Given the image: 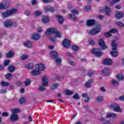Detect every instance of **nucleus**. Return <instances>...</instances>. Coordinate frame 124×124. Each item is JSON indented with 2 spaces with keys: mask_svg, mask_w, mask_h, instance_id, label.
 Returning <instances> with one entry per match:
<instances>
[{
  "mask_svg": "<svg viewBox=\"0 0 124 124\" xmlns=\"http://www.w3.org/2000/svg\"><path fill=\"white\" fill-rule=\"evenodd\" d=\"M17 12L18 9L13 8L5 12H2L1 13V17L3 19H6V18L10 17V16L12 15H14V14L17 13Z\"/></svg>",
  "mask_w": 124,
  "mask_h": 124,
  "instance_id": "obj_1",
  "label": "nucleus"
},
{
  "mask_svg": "<svg viewBox=\"0 0 124 124\" xmlns=\"http://www.w3.org/2000/svg\"><path fill=\"white\" fill-rule=\"evenodd\" d=\"M101 29V25H98L96 26V28L90 30L89 32V34L91 35H95V34H97V33H99L100 32V30Z\"/></svg>",
  "mask_w": 124,
  "mask_h": 124,
  "instance_id": "obj_2",
  "label": "nucleus"
},
{
  "mask_svg": "<svg viewBox=\"0 0 124 124\" xmlns=\"http://www.w3.org/2000/svg\"><path fill=\"white\" fill-rule=\"evenodd\" d=\"M91 53L94 54L96 57H101L103 55V52L100 48H94L91 50Z\"/></svg>",
  "mask_w": 124,
  "mask_h": 124,
  "instance_id": "obj_3",
  "label": "nucleus"
},
{
  "mask_svg": "<svg viewBox=\"0 0 124 124\" xmlns=\"http://www.w3.org/2000/svg\"><path fill=\"white\" fill-rule=\"evenodd\" d=\"M110 109H113L115 111V112H119L120 113H122L123 111L122 110V108H120V106L116 104H113L110 106Z\"/></svg>",
  "mask_w": 124,
  "mask_h": 124,
  "instance_id": "obj_4",
  "label": "nucleus"
},
{
  "mask_svg": "<svg viewBox=\"0 0 124 124\" xmlns=\"http://www.w3.org/2000/svg\"><path fill=\"white\" fill-rule=\"evenodd\" d=\"M71 44V42H70V40L65 39L63 40L62 42V45L64 47V48H69V46H70V44Z\"/></svg>",
  "mask_w": 124,
  "mask_h": 124,
  "instance_id": "obj_5",
  "label": "nucleus"
},
{
  "mask_svg": "<svg viewBox=\"0 0 124 124\" xmlns=\"http://www.w3.org/2000/svg\"><path fill=\"white\" fill-rule=\"evenodd\" d=\"M58 31L56 28H48L47 31L45 32V34L46 35H48L49 33H51L52 34H55L57 31Z\"/></svg>",
  "mask_w": 124,
  "mask_h": 124,
  "instance_id": "obj_6",
  "label": "nucleus"
},
{
  "mask_svg": "<svg viewBox=\"0 0 124 124\" xmlns=\"http://www.w3.org/2000/svg\"><path fill=\"white\" fill-rule=\"evenodd\" d=\"M12 25H13V20L10 19H7L4 22V27L5 28H10V27H12Z\"/></svg>",
  "mask_w": 124,
  "mask_h": 124,
  "instance_id": "obj_7",
  "label": "nucleus"
},
{
  "mask_svg": "<svg viewBox=\"0 0 124 124\" xmlns=\"http://www.w3.org/2000/svg\"><path fill=\"white\" fill-rule=\"evenodd\" d=\"M31 38L32 40L37 41V40H39V39H40V35L36 32L33 33L31 34Z\"/></svg>",
  "mask_w": 124,
  "mask_h": 124,
  "instance_id": "obj_8",
  "label": "nucleus"
},
{
  "mask_svg": "<svg viewBox=\"0 0 124 124\" xmlns=\"http://www.w3.org/2000/svg\"><path fill=\"white\" fill-rule=\"evenodd\" d=\"M98 43H99V46H100V47H102V50H105L107 49L108 46L105 44V42H104V40H103V39H100L99 40Z\"/></svg>",
  "mask_w": 124,
  "mask_h": 124,
  "instance_id": "obj_9",
  "label": "nucleus"
},
{
  "mask_svg": "<svg viewBox=\"0 0 124 124\" xmlns=\"http://www.w3.org/2000/svg\"><path fill=\"white\" fill-rule=\"evenodd\" d=\"M10 120L13 123L14 122H17L19 120V117L18 115L16 114H12L10 117Z\"/></svg>",
  "mask_w": 124,
  "mask_h": 124,
  "instance_id": "obj_10",
  "label": "nucleus"
},
{
  "mask_svg": "<svg viewBox=\"0 0 124 124\" xmlns=\"http://www.w3.org/2000/svg\"><path fill=\"white\" fill-rule=\"evenodd\" d=\"M103 63L105 65H112L113 64V61L110 59H106L103 61Z\"/></svg>",
  "mask_w": 124,
  "mask_h": 124,
  "instance_id": "obj_11",
  "label": "nucleus"
},
{
  "mask_svg": "<svg viewBox=\"0 0 124 124\" xmlns=\"http://www.w3.org/2000/svg\"><path fill=\"white\" fill-rule=\"evenodd\" d=\"M95 24V20L94 19H88L86 21V25L88 27H92Z\"/></svg>",
  "mask_w": 124,
  "mask_h": 124,
  "instance_id": "obj_12",
  "label": "nucleus"
},
{
  "mask_svg": "<svg viewBox=\"0 0 124 124\" xmlns=\"http://www.w3.org/2000/svg\"><path fill=\"white\" fill-rule=\"evenodd\" d=\"M56 18H58V22L60 25H62L63 21H64V18L62 16L59 15H56L55 16Z\"/></svg>",
  "mask_w": 124,
  "mask_h": 124,
  "instance_id": "obj_13",
  "label": "nucleus"
},
{
  "mask_svg": "<svg viewBox=\"0 0 124 124\" xmlns=\"http://www.w3.org/2000/svg\"><path fill=\"white\" fill-rule=\"evenodd\" d=\"M36 69L43 71L45 70V65L43 64H37L35 65Z\"/></svg>",
  "mask_w": 124,
  "mask_h": 124,
  "instance_id": "obj_14",
  "label": "nucleus"
},
{
  "mask_svg": "<svg viewBox=\"0 0 124 124\" xmlns=\"http://www.w3.org/2000/svg\"><path fill=\"white\" fill-rule=\"evenodd\" d=\"M124 16V13L122 12H117L115 13V17L118 20L119 19H122Z\"/></svg>",
  "mask_w": 124,
  "mask_h": 124,
  "instance_id": "obj_15",
  "label": "nucleus"
},
{
  "mask_svg": "<svg viewBox=\"0 0 124 124\" xmlns=\"http://www.w3.org/2000/svg\"><path fill=\"white\" fill-rule=\"evenodd\" d=\"M106 118H107V119H110V118H112V119H115L117 118V114L116 113H108L106 115Z\"/></svg>",
  "mask_w": 124,
  "mask_h": 124,
  "instance_id": "obj_16",
  "label": "nucleus"
},
{
  "mask_svg": "<svg viewBox=\"0 0 124 124\" xmlns=\"http://www.w3.org/2000/svg\"><path fill=\"white\" fill-rule=\"evenodd\" d=\"M14 55H15L14 51H10L6 54V57L7 59H10L11 58H13L14 57Z\"/></svg>",
  "mask_w": 124,
  "mask_h": 124,
  "instance_id": "obj_17",
  "label": "nucleus"
},
{
  "mask_svg": "<svg viewBox=\"0 0 124 124\" xmlns=\"http://www.w3.org/2000/svg\"><path fill=\"white\" fill-rule=\"evenodd\" d=\"M42 85L44 87L48 86V78L46 77H44L42 78Z\"/></svg>",
  "mask_w": 124,
  "mask_h": 124,
  "instance_id": "obj_18",
  "label": "nucleus"
},
{
  "mask_svg": "<svg viewBox=\"0 0 124 124\" xmlns=\"http://www.w3.org/2000/svg\"><path fill=\"white\" fill-rule=\"evenodd\" d=\"M23 45L27 48H31L32 47V43L28 41L23 43Z\"/></svg>",
  "mask_w": 124,
  "mask_h": 124,
  "instance_id": "obj_19",
  "label": "nucleus"
},
{
  "mask_svg": "<svg viewBox=\"0 0 124 124\" xmlns=\"http://www.w3.org/2000/svg\"><path fill=\"white\" fill-rule=\"evenodd\" d=\"M45 12H55V8L53 7H50L49 8H48L47 7H46L45 8Z\"/></svg>",
  "mask_w": 124,
  "mask_h": 124,
  "instance_id": "obj_20",
  "label": "nucleus"
},
{
  "mask_svg": "<svg viewBox=\"0 0 124 124\" xmlns=\"http://www.w3.org/2000/svg\"><path fill=\"white\" fill-rule=\"evenodd\" d=\"M105 11V13L107 16H110V14H111V10H110V8L108 6H106L104 9Z\"/></svg>",
  "mask_w": 124,
  "mask_h": 124,
  "instance_id": "obj_21",
  "label": "nucleus"
},
{
  "mask_svg": "<svg viewBox=\"0 0 124 124\" xmlns=\"http://www.w3.org/2000/svg\"><path fill=\"white\" fill-rule=\"evenodd\" d=\"M111 47L113 51L117 50V47H118V45H117V43H116V42H115V40L112 41L111 42Z\"/></svg>",
  "mask_w": 124,
  "mask_h": 124,
  "instance_id": "obj_22",
  "label": "nucleus"
},
{
  "mask_svg": "<svg viewBox=\"0 0 124 124\" xmlns=\"http://www.w3.org/2000/svg\"><path fill=\"white\" fill-rule=\"evenodd\" d=\"M49 17L47 16H44L42 18V21L43 23H48L49 22Z\"/></svg>",
  "mask_w": 124,
  "mask_h": 124,
  "instance_id": "obj_23",
  "label": "nucleus"
},
{
  "mask_svg": "<svg viewBox=\"0 0 124 124\" xmlns=\"http://www.w3.org/2000/svg\"><path fill=\"white\" fill-rule=\"evenodd\" d=\"M92 83H93V80L90 79L85 83L84 86H85L86 88H90V87L92 86Z\"/></svg>",
  "mask_w": 124,
  "mask_h": 124,
  "instance_id": "obj_24",
  "label": "nucleus"
},
{
  "mask_svg": "<svg viewBox=\"0 0 124 124\" xmlns=\"http://www.w3.org/2000/svg\"><path fill=\"white\" fill-rule=\"evenodd\" d=\"M111 83L112 85H113V86H115V87H117V86H119V85L120 84V82H119L118 80H116L115 79H112L111 80Z\"/></svg>",
  "mask_w": 124,
  "mask_h": 124,
  "instance_id": "obj_25",
  "label": "nucleus"
},
{
  "mask_svg": "<svg viewBox=\"0 0 124 124\" xmlns=\"http://www.w3.org/2000/svg\"><path fill=\"white\" fill-rule=\"evenodd\" d=\"M58 53L56 51H51L50 52V56L52 57L54 59H56L58 57Z\"/></svg>",
  "mask_w": 124,
  "mask_h": 124,
  "instance_id": "obj_26",
  "label": "nucleus"
},
{
  "mask_svg": "<svg viewBox=\"0 0 124 124\" xmlns=\"http://www.w3.org/2000/svg\"><path fill=\"white\" fill-rule=\"evenodd\" d=\"M31 75L33 76H36L37 75H39L40 74V72L38 70H33L31 73Z\"/></svg>",
  "mask_w": 124,
  "mask_h": 124,
  "instance_id": "obj_27",
  "label": "nucleus"
},
{
  "mask_svg": "<svg viewBox=\"0 0 124 124\" xmlns=\"http://www.w3.org/2000/svg\"><path fill=\"white\" fill-rule=\"evenodd\" d=\"M124 77V76L123 74H118L116 76V78L119 81H123Z\"/></svg>",
  "mask_w": 124,
  "mask_h": 124,
  "instance_id": "obj_28",
  "label": "nucleus"
},
{
  "mask_svg": "<svg viewBox=\"0 0 124 124\" xmlns=\"http://www.w3.org/2000/svg\"><path fill=\"white\" fill-rule=\"evenodd\" d=\"M115 24L116 26L118 27H119L120 28H124V24L123 23V22L121 21H116L115 22Z\"/></svg>",
  "mask_w": 124,
  "mask_h": 124,
  "instance_id": "obj_29",
  "label": "nucleus"
},
{
  "mask_svg": "<svg viewBox=\"0 0 124 124\" xmlns=\"http://www.w3.org/2000/svg\"><path fill=\"white\" fill-rule=\"evenodd\" d=\"M21 111L19 108H13L12 109V114H18V113H20Z\"/></svg>",
  "mask_w": 124,
  "mask_h": 124,
  "instance_id": "obj_30",
  "label": "nucleus"
},
{
  "mask_svg": "<svg viewBox=\"0 0 124 124\" xmlns=\"http://www.w3.org/2000/svg\"><path fill=\"white\" fill-rule=\"evenodd\" d=\"M96 100L97 102H101L102 101H103V96L102 95L98 96L96 99Z\"/></svg>",
  "mask_w": 124,
  "mask_h": 124,
  "instance_id": "obj_31",
  "label": "nucleus"
},
{
  "mask_svg": "<svg viewBox=\"0 0 124 124\" xmlns=\"http://www.w3.org/2000/svg\"><path fill=\"white\" fill-rule=\"evenodd\" d=\"M54 34L56 38H61V37H62V33H61L60 31H58V30Z\"/></svg>",
  "mask_w": 124,
  "mask_h": 124,
  "instance_id": "obj_32",
  "label": "nucleus"
},
{
  "mask_svg": "<svg viewBox=\"0 0 124 124\" xmlns=\"http://www.w3.org/2000/svg\"><path fill=\"white\" fill-rule=\"evenodd\" d=\"M102 73L104 74H105L106 75H107V74H109V73H110V70L109 69L105 68L102 71Z\"/></svg>",
  "mask_w": 124,
  "mask_h": 124,
  "instance_id": "obj_33",
  "label": "nucleus"
},
{
  "mask_svg": "<svg viewBox=\"0 0 124 124\" xmlns=\"http://www.w3.org/2000/svg\"><path fill=\"white\" fill-rule=\"evenodd\" d=\"M29 58V56L27 54H23L21 56V59L22 61H25V60H28Z\"/></svg>",
  "mask_w": 124,
  "mask_h": 124,
  "instance_id": "obj_34",
  "label": "nucleus"
},
{
  "mask_svg": "<svg viewBox=\"0 0 124 124\" xmlns=\"http://www.w3.org/2000/svg\"><path fill=\"white\" fill-rule=\"evenodd\" d=\"M56 64L57 65H60L62 63V59L61 58H57L55 61Z\"/></svg>",
  "mask_w": 124,
  "mask_h": 124,
  "instance_id": "obj_35",
  "label": "nucleus"
},
{
  "mask_svg": "<svg viewBox=\"0 0 124 124\" xmlns=\"http://www.w3.org/2000/svg\"><path fill=\"white\" fill-rule=\"evenodd\" d=\"M120 1H121V0H112V1L110 2V5L112 6L115 3H118V2H120Z\"/></svg>",
  "mask_w": 124,
  "mask_h": 124,
  "instance_id": "obj_36",
  "label": "nucleus"
},
{
  "mask_svg": "<svg viewBox=\"0 0 124 124\" xmlns=\"http://www.w3.org/2000/svg\"><path fill=\"white\" fill-rule=\"evenodd\" d=\"M59 84L58 83H55L53 84L51 86V90H56V89H58V87H59Z\"/></svg>",
  "mask_w": 124,
  "mask_h": 124,
  "instance_id": "obj_37",
  "label": "nucleus"
},
{
  "mask_svg": "<svg viewBox=\"0 0 124 124\" xmlns=\"http://www.w3.org/2000/svg\"><path fill=\"white\" fill-rule=\"evenodd\" d=\"M110 54L112 57H118V51H111Z\"/></svg>",
  "mask_w": 124,
  "mask_h": 124,
  "instance_id": "obj_38",
  "label": "nucleus"
},
{
  "mask_svg": "<svg viewBox=\"0 0 124 124\" xmlns=\"http://www.w3.org/2000/svg\"><path fill=\"white\" fill-rule=\"evenodd\" d=\"M5 77H6V78L9 80L10 79H12V77H13V75H12V74L8 73L6 75Z\"/></svg>",
  "mask_w": 124,
  "mask_h": 124,
  "instance_id": "obj_39",
  "label": "nucleus"
},
{
  "mask_svg": "<svg viewBox=\"0 0 124 124\" xmlns=\"http://www.w3.org/2000/svg\"><path fill=\"white\" fill-rule=\"evenodd\" d=\"M25 85L26 87H29L31 85V79H27L25 81Z\"/></svg>",
  "mask_w": 124,
  "mask_h": 124,
  "instance_id": "obj_40",
  "label": "nucleus"
},
{
  "mask_svg": "<svg viewBox=\"0 0 124 124\" xmlns=\"http://www.w3.org/2000/svg\"><path fill=\"white\" fill-rule=\"evenodd\" d=\"M8 69L10 72H13L14 70H15V67L13 65H10V66H9Z\"/></svg>",
  "mask_w": 124,
  "mask_h": 124,
  "instance_id": "obj_41",
  "label": "nucleus"
},
{
  "mask_svg": "<svg viewBox=\"0 0 124 124\" xmlns=\"http://www.w3.org/2000/svg\"><path fill=\"white\" fill-rule=\"evenodd\" d=\"M1 84L2 87H8V86H9V83L8 82L3 81Z\"/></svg>",
  "mask_w": 124,
  "mask_h": 124,
  "instance_id": "obj_42",
  "label": "nucleus"
},
{
  "mask_svg": "<svg viewBox=\"0 0 124 124\" xmlns=\"http://www.w3.org/2000/svg\"><path fill=\"white\" fill-rule=\"evenodd\" d=\"M67 62L69 64H70V65H73L74 66L76 65V63L74 62L71 61L70 60H67Z\"/></svg>",
  "mask_w": 124,
  "mask_h": 124,
  "instance_id": "obj_43",
  "label": "nucleus"
},
{
  "mask_svg": "<svg viewBox=\"0 0 124 124\" xmlns=\"http://www.w3.org/2000/svg\"><path fill=\"white\" fill-rule=\"evenodd\" d=\"M68 16L71 19H74V20H76V19H77V17H76V16L75 15L69 14Z\"/></svg>",
  "mask_w": 124,
  "mask_h": 124,
  "instance_id": "obj_44",
  "label": "nucleus"
},
{
  "mask_svg": "<svg viewBox=\"0 0 124 124\" xmlns=\"http://www.w3.org/2000/svg\"><path fill=\"white\" fill-rule=\"evenodd\" d=\"M65 93L67 95H71V94H72V93H73V92L72 91H71L69 90H65Z\"/></svg>",
  "mask_w": 124,
  "mask_h": 124,
  "instance_id": "obj_45",
  "label": "nucleus"
},
{
  "mask_svg": "<svg viewBox=\"0 0 124 124\" xmlns=\"http://www.w3.org/2000/svg\"><path fill=\"white\" fill-rule=\"evenodd\" d=\"M82 97H85V98L89 99V100H90V99H91V97H90V96H88V93H82Z\"/></svg>",
  "mask_w": 124,
  "mask_h": 124,
  "instance_id": "obj_46",
  "label": "nucleus"
},
{
  "mask_svg": "<svg viewBox=\"0 0 124 124\" xmlns=\"http://www.w3.org/2000/svg\"><path fill=\"white\" fill-rule=\"evenodd\" d=\"M27 67L28 69H32L33 68V64L31 63H29L27 65Z\"/></svg>",
  "mask_w": 124,
  "mask_h": 124,
  "instance_id": "obj_47",
  "label": "nucleus"
},
{
  "mask_svg": "<svg viewBox=\"0 0 124 124\" xmlns=\"http://www.w3.org/2000/svg\"><path fill=\"white\" fill-rule=\"evenodd\" d=\"M72 49L74 51H78V50H79V46L76 45H74L72 46Z\"/></svg>",
  "mask_w": 124,
  "mask_h": 124,
  "instance_id": "obj_48",
  "label": "nucleus"
},
{
  "mask_svg": "<svg viewBox=\"0 0 124 124\" xmlns=\"http://www.w3.org/2000/svg\"><path fill=\"white\" fill-rule=\"evenodd\" d=\"M42 13V12L41 11H36L34 14L36 16H39V15H41Z\"/></svg>",
  "mask_w": 124,
  "mask_h": 124,
  "instance_id": "obj_49",
  "label": "nucleus"
},
{
  "mask_svg": "<svg viewBox=\"0 0 124 124\" xmlns=\"http://www.w3.org/2000/svg\"><path fill=\"white\" fill-rule=\"evenodd\" d=\"M38 91H40V92H43V91H45V87L42 86H40L38 89Z\"/></svg>",
  "mask_w": 124,
  "mask_h": 124,
  "instance_id": "obj_50",
  "label": "nucleus"
},
{
  "mask_svg": "<svg viewBox=\"0 0 124 124\" xmlns=\"http://www.w3.org/2000/svg\"><path fill=\"white\" fill-rule=\"evenodd\" d=\"M49 39L52 42H56L57 41V38L56 37H50Z\"/></svg>",
  "mask_w": 124,
  "mask_h": 124,
  "instance_id": "obj_51",
  "label": "nucleus"
},
{
  "mask_svg": "<svg viewBox=\"0 0 124 124\" xmlns=\"http://www.w3.org/2000/svg\"><path fill=\"white\" fill-rule=\"evenodd\" d=\"M105 36H106V37H111V36H112V34H111V32H108L105 33Z\"/></svg>",
  "mask_w": 124,
  "mask_h": 124,
  "instance_id": "obj_52",
  "label": "nucleus"
},
{
  "mask_svg": "<svg viewBox=\"0 0 124 124\" xmlns=\"http://www.w3.org/2000/svg\"><path fill=\"white\" fill-rule=\"evenodd\" d=\"M5 5L3 3H0V9H5Z\"/></svg>",
  "mask_w": 124,
  "mask_h": 124,
  "instance_id": "obj_53",
  "label": "nucleus"
},
{
  "mask_svg": "<svg viewBox=\"0 0 124 124\" xmlns=\"http://www.w3.org/2000/svg\"><path fill=\"white\" fill-rule=\"evenodd\" d=\"M109 32H110V33H116L118 32V30L114 29H112L109 31Z\"/></svg>",
  "mask_w": 124,
  "mask_h": 124,
  "instance_id": "obj_54",
  "label": "nucleus"
},
{
  "mask_svg": "<svg viewBox=\"0 0 124 124\" xmlns=\"http://www.w3.org/2000/svg\"><path fill=\"white\" fill-rule=\"evenodd\" d=\"M73 98H74V99H79V94H78V93H76L73 96Z\"/></svg>",
  "mask_w": 124,
  "mask_h": 124,
  "instance_id": "obj_55",
  "label": "nucleus"
},
{
  "mask_svg": "<svg viewBox=\"0 0 124 124\" xmlns=\"http://www.w3.org/2000/svg\"><path fill=\"white\" fill-rule=\"evenodd\" d=\"M19 102L21 104H23L26 102V99L24 98H21L20 99Z\"/></svg>",
  "mask_w": 124,
  "mask_h": 124,
  "instance_id": "obj_56",
  "label": "nucleus"
},
{
  "mask_svg": "<svg viewBox=\"0 0 124 124\" xmlns=\"http://www.w3.org/2000/svg\"><path fill=\"white\" fill-rule=\"evenodd\" d=\"M90 9H91L90 5L85 6L84 7L85 11H89V10H90Z\"/></svg>",
  "mask_w": 124,
  "mask_h": 124,
  "instance_id": "obj_57",
  "label": "nucleus"
},
{
  "mask_svg": "<svg viewBox=\"0 0 124 124\" xmlns=\"http://www.w3.org/2000/svg\"><path fill=\"white\" fill-rule=\"evenodd\" d=\"M4 4L5 5V7L7 8V7H9V1H6L4 2Z\"/></svg>",
  "mask_w": 124,
  "mask_h": 124,
  "instance_id": "obj_58",
  "label": "nucleus"
},
{
  "mask_svg": "<svg viewBox=\"0 0 124 124\" xmlns=\"http://www.w3.org/2000/svg\"><path fill=\"white\" fill-rule=\"evenodd\" d=\"M10 62V60H5L4 62V65L5 66H7L8 65V64Z\"/></svg>",
  "mask_w": 124,
  "mask_h": 124,
  "instance_id": "obj_59",
  "label": "nucleus"
},
{
  "mask_svg": "<svg viewBox=\"0 0 124 124\" xmlns=\"http://www.w3.org/2000/svg\"><path fill=\"white\" fill-rule=\"evenodd\" d=\"M42 31H43V30H42V28H41V27H39L37 29V32L38 33H39L40 32H42Z\"/></svg>",
  "mask_w": 124,
  "mask_h": 124,
  "instance_id": "obj_60",
  "label": "nucleus"
},
{
  "mask_svg": "<svg viewBox=\"0 0 124 124\" xmlns=\"http://www.w3.org/2000/svg\"><path fill=\"white\" fill-rule=\"evenodd\" d=\"M89 44H91V45H94V41L93 39H90L89 40Z\"/></svg>",
  "mask_w": 124,
  "mask_h": 124,
  "instance_id": "obj_61",
  "label": "nucleus"
},
{
  "mask_svg": "<svg viewBox=\"0 0 124 124\" xmlns=\"http://www.w3.org/2000/svg\"><path fill=\"white\" fill-rule=\"evenodd\" d=\"M7 91H6V89H3L0 90V93H6Z\"/></svg>",
  "mask_w": 124,
  "mask_h": 124,
  "instance_id": "obj_62",
  "label": "nucleus"
},
{
  "mask_svg": "<svg viewBox=\"0 0 124 124\" xmlns=\"http://www.w3.org/2000/svg\"><path fill=\"white\" fill-rule=\"evenodd\" d=\"M2 117H8L9 114L7 112H3L2 114Z\"/></svg>",
  "mask_w": 124,
  "mask_h": 124,
  "instance_id": "obj_63",
  "label": "nucleus"
},
{
  "mask_svg": "<svg viewBox=\"0 0 124 124\" xmlns=\"http://www.w3.org/2000/svg\"><path fill=\"white\" fill-rule=\"evenodd\" d=\"M71 13H74L75 14H78V11L77 10L74 9L71 11Z\"/></svg>",
  "mask_w": 124,
  "mask_h": 124,
  "instance_id": "obj_64",
  "label": "nucleus"
}]
</instances>
